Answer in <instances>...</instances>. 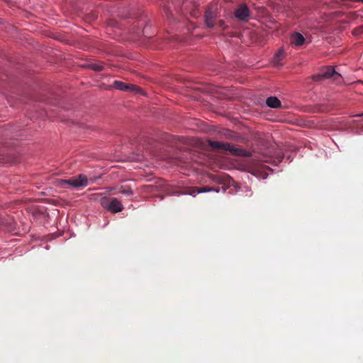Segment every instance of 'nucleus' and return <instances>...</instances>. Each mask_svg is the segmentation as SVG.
Wrapping results in <instances>:
<instances>
[{
  "label": "nucleus",
  "instance_id": "dca6fc26",
  "mask_svg": "<svg viewBox=\"0 0 363 363\" xmlns=\"http://www.w3.org/2000/svg\"><path fill=\"white\" fill-rule=\"evenodd\" d=\"M233 133L231 132V131H229V130H227L226 131V134H225V137L228 138H233Z\"/></svg>",
  "mask_w": 363,
  "mask_h": 363
},
{
  "label": "nucleus",
  "instance_id": "39448f33",
  "mask_svg": "<svg viewBox=\"0 0 363 363\" xmlns=\"http://www.w3.org/2000/svg\"><path fill=\"white\" fill-rule=\"evenodd\" d=\"M216 9L209 7L205 13V23L208 28H213L216 25Z\"/></svg>",
  "mask_w": 363,
  "mask_h": 363
},
{
  "label": "nucleus",
  "instance_id": "4468645a",
  "mask_svg": "<svg viewBox=\"0 0 363 363\" xmlns=\"http://www.w3.org/2000/svg\"><path fill=\"white\" fill-rule=\"evenodd\" d=\"M312 79H313V81H315V82H321L323 79H325L322 72L320 73H319V74L313 75L312 76Z\"/></svg>",
  "mask_w": 363,
  "mask_h": 363
},
{
  "label": "nucleus",
  "instance_id": "9b49d317",
  "mask_svg": "<svg viewBox=\"0 0 363 363\" xmlns=\"http://www.w3.org/2000/svg\"><path fill=\"white\" fill-rule=\"evenodd\" d=\"M284 57V51L282 49H280L274 55V64L279 65L281 63V61Z\"/></svg>",
  "mask_w": 363,
  "mask_h": 363
},
{
  "label": "nucleus",
  "instance_id": "0eeeda50",
  "mask_svg": "<svg viewBox=\"0 0 363 363\" xmlns=\"http://www.w3.org/2000/svg\"><path fill=\"white\" fill-rule=\"evenodd\" d=\"M321 72L325 79L333 77L334 79L337 80V78L341 77L340 74L336 72L335 69L332 67H326L323 68Z\"/></svg>",
  "mask_w": 363,
  "mask_h": 363
},
{
  "label": "nucleus",
  "instance_id": "7ed1b4c3",
  "mask_svg": "<svg viewBox=\"0 0 363 363\" xmlns=\"http://www.w3.org/2000/svg\"><path fill=\"white\" fill-rule=\"evenodd\" d=\"M102 207L111 213L121 212L123 206L116 198L103 197L100 201Z\"/></svg>",
  "mask_w": 363,
  "mask_h": 363
},
{
  "label": "nucleus",
  "instance_id": "f257e3e1",
  "mask_svg": "<svg viewBox=\"0 0 363 363\" xmlns=\"http://www.w3.org/2000/svg\"><path fill=\"white\" fill-rule=\"evenodd\" d=\"M208 145L213 150H220L221 152H229L233 155L242 156V157H250L251 153L245 150L236 147L231 145L228 143H221L219 141L208 140Z\"/></svg>",
  "mask_w": 363,
  "mask_h": 363
},
{
  "label": "nucleus",
  "instance_id": "ddd939ff",
  "mask_svg": "<svg viewBox=\"0 0 363 363\" xmlns=\"http://www.w3.org/2000/svg\"><path fill=\"white\" fill-rule=\"evenodd\" d=\"M121 192L123 194H125V195H132L133 194L132 189L129 187H125V186H121Z\"/></svg>",
  "mask_w": 363,
  "mask_h": 363
},
{
  "label": "nucleus",
  "instance_id": "6e6552de",
  "mask_svg": "<svg viewBox=\"0 0 363 363\" xmlns=\"http://www.w3.org/2000/svg\"><path fill=\"white\" fill-rule=\"evenodd\" d=\"M304 42L305 38L299 33H294L291 36V43L296 46H300Z\"/></svg>",
  "mask_w": 363,
  "mask_h": 363
},
{
  "label": "nucleus",
  "instance_id": "1a4fd4ad",
  "mask_svg": "<svg viewBox=\"0 0 363 363\" xmlns=\"http://www.w3.org/2000/svg\"><path fill=\"white\" fill-rule=\"evenodd\" d=\"M266 104L269 107L274 108L281 107V101L275 96H270L267 98Z\"/></svg>",
  "mask_w": 363,
  "mask_h": 363
},
{
  "label": "nucleus",
  "instance_id": "20e7f679",
  "mask_svg": "<svg viewBox=\"0 0 363 363\" xmlns=\"http://www.w3.org/2000/svg\"><path fill=\"white\" fill-rule=\"evenodd\" d=\"M235 16L240 21H247L250 16V10L246 4H241L235 11Z\"/></svg>",
  "mask_w": 363,
  "mask_h": 363
},
{
  "label": "nucleus",
  "instance_id": "2eb2a0df",
  "mask_svg": "<svg viewBox=\"0 0 363 363\" xmlns=\"http://www.w3.org/2000/svg\"><path fill=\"white\" fill-rule=\"evenodd\" d=\"M218 26L220 28L223 29L225 28V22L223 21L220 20V21H218Z\"/></svg>",
  "mask_w": 363,
  "mask_h": 363
},
{
  "label": "nucleus",
  "instance_id": "9d476101",
  "mask_svg": "<svg viewBox=\"0 0 363 363\" xmlns=\"http://www.w3.org/2000/svg\"><path fill=\"white\" fill-rule=\"evenodd\" d=\"M216 191V192H218V190L214 188L203 187V188H194L192 190H191L189 192V194L191 195L195 196L196 194H199V193L208 192V191Z\"/></svg>",
  "mask_w": 363,
  "mask_h": 363
},
{
  "label": "nucleus",
  "instance_id": "f03ea898",
  "mask_svg": "<svg viewBox=\"0 0 363 363\" xmlns=\"http://www.w3.org/2000/svg\"><path fill=\"white\" fill-rule=\"evenodd\" d=\"M56 186L59 187L80 189L89 185V179L85 174H80L68 179H57Z\"/></svg>",
  "mask_w": 363,
  "mask_h": 363
},
{
  "label": "nucleus",
  "instance_id": "423d86ee",
  "mask_svg": "<svg viewBox=\"0 0 363 363\" xmlns=\"http://www.w3.org/2000/svg\"><path fill=\"white\" fill-rule=\"evenodd\" d=\"M112 86L116 89L125 91H138L140 90V88L135 85L125 84L123 82L117 80L113 82Z\"/></svg>",
  "mask_w": 363,
  "mask_h": 363
},
{
  "label": "nucleus",
  "instance_id": "f8f14e48",
  "mask_svg": "<svg viewBox=\"0 0 363 363\" xmlns=\"http://www.w3.org/2000/svg\"><path fill=\"white\" fill-rule=\"evenodd\" d=\"M87 67L94 71L99 72L103 70L104 64L102 63H90L87 65Z\"/></svg>",
  "mask_w": 363,
  "mask_h": 363
}]
</instances>
